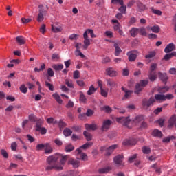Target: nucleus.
<instances>
[{
	"label": "nucleus",
	"mask_w": 176,
	"mask_h": 176,
	"mask_svg": "<svg viewBox=\"0 0 176 176\" xmlns=\"http://www.w3.org/2000/svg\"><path fill=\"white\" fill-rule=\"evenodd\" d=\"M75 149V147L72 145H67L65 146V152H72Z\"/></svg>",
	"instance_id": "nucleus-52"
},
{
	"label": "nucleus",
	"mask_w": 176,
	"mask_h": 176,
	"mask_svg": "<svg viewBox=\"0 0 176 176\" xmlns=\"http://www.w3.org/2000/svg\"><path fill=\"white\" fill-rule=\"evenodd\" d=\"M68 159H69V155H63L61 154H60V157H58V160H60V164L62 166H64L65 164V162H67V160H68Z\"/></svg>",
	"instance_id": "nucleus-14"
},
{
	"label": "nucleus",
	"mask_w": 176,
	"mask_h": 176,
	"mask_svg": "<svg viewBox=\"0 0 176 176\" xmlns=\"http://www.w3.org/2000/svg\"><path fill=\"white\" fill-rule=\"evenodd\" d=\"M63 134L65 137H69V135H72V131H71V129L69 128H66L63 131Z\"/></svg>",
	"instance_id": "nucleus-37"
},
{
	"label": "nucleus",
	"mask_w": 176,
	"mask_h": 176,
	"mask_svg": "<svg viewBox=\"0 0 176 176\" xmlns=\"http://www.w3.org/2000/svg\"><path fill=\"white\" fill-rule=\"evenodd\" d=\"M79 93L80 101H81V102H85V101H87L86 96H85V94L82 91H80Z\"/></svg>",
	"instance_id": "nucleus-49"
},
{
	"label": "nucleus",
	"mask_w": 176,
	"mask_h": 176,
	"mask_svg": "<svg viewBox=\"0 0 176 176\" xmlns=\"http://www.w3.org/2000/svg\"><path fill=\"white\" fill-rule=\"evenodd\" d=\"M122 89L125 93L124 96L122 98V100H124L125 98H130V97L131 96V94H133V91L130 90H127L126 89V88L123 87H122Z\"/></svg>",
	"instance_id": "nucleus-15"
},
{
	"label": "nucleus",
	"mask_w": 176,
	"mask_h": 176,
	"mask_svg": "<svg viewBox=\"0 0 176 176\" xmlns=\"http://www.w3.org/2000/svg\"><path fill=\"white\" fill-rule=\"evenodd\" d=\"M148 83H149V80H142L139 82V84L141 86H142L143 87H145V86H146V85H148Z\"/></svg>",
	"instance_id": "nucleus-55"
},
{
	"label": "nucleus",
	"mask_w": 176,
	"mask_h": 176,
	"mask_svg": "<svg viewBox=\"0 0 176 176\" xmlns=\"http://www.w3.org/2000/svg\"><path fill=\"white\" fill-rule=\"evenodd\" d=\"M135 144H137V140L135 139L125 140L123 142V145H135Z\"/></svg>",
	"instance_id": "nucleus-18"
},
{
	"label": "nucleus",
	"mask_w": 176,
	"mask_h": 176,
	"mask_svg": "<svg viewBox=\"0 0 176 176\" xmlns=\"http://www.w3.org/2000/svg\"><path fill=\"white\" fill-rule=\"evenodd\" d=\"M160 78L164 83H166L167 82V79H168V77H167V74L166 73H159Z\"/></svg>",
	"instance_id": "nucleus-31"
},
{
	"label": "nucleus",
	"mask_w": 176,
	"mask_h": 176,
	"mask_svg": "<svg viewBox=\"0 0 176 176\" xmlns=\"http://www.w3.org/2000/svg\"><path fill=\"white\" fill-rule=\"evenodd\" d=\"M138 52L135 50L129 51L127 52L126 56H128V60L130 62L135 61L137 60Z\"/></svg>",
	"instance_id": "nucleus-5"
},
{
	"label": "nucleus",
	"mask_w": 176,
	"mask_h": 176,
	"mask_svg": "<svg viewBox=\"0 0 176 176\" xmlns=\"http://www.w3.org/2000/svg\"><path fill=\"white\" fill-rule=\"evenodd\" d=\"M156 56L155 52H150L147 55L145 56V58H153Z\"/></svg>",
	"instance_id": "nucleus-45"
},
{
	"label": "nucleus",
	"mask_w": 176,
	"mask_h": 176,
	"mask_svg": "<svg viewBox=\"0 0 176 176\" xmlns=\"http://www.w3.org/2000/svg\"><path fill=\"white\" fill-rule=\"evenodd\" d=\"M111 123L112 122L110 120H104L101 128L102 131H107L109 129Z\"/></svg>",
	"instance_id": "nucleus-10"
},
{
	"label": "nucleus",
	"mask_w": 176,
	"mask_h": 176,
	"mask_svg": "<svg viewBox=\"0 0 176 176\" xmlns=\"http://www.w3.org/2000/svg\"><path fill=\"white\" fill-rule=\"evenodd\" d=\"M113 160L114 163H116L117 166H122V163L123 162V155H118L116 156Z\"/></svg>",
	"instance_id": "nucleus-11"
},
{
	"label": "nucleus",
	"mask_w": 176,
	"mask_h": 176,
	"mask_svg": "<svg viewBox=\"0 0 176 176\" xmlns=\"http://www.w3.org/2000/svg\"><path fill=\"white\" fill-rule=\"evenodd\" d=\"M102 110L105 111L106 113H111L112 112V109L109 106L103 107Z\"/></svg>",
	"instance_id": "nucleus-51"
},
{
	"label": "nucleus",
	"mask_w": 176,
	"mask_h": 176,
	"mask_svg": "<svg viewBox=\"0 0 176 176\" xmlns=\"http://www.w3.org/2000/svg\"><path fill=\"white\" fill-rule=\"evenodd\" d=\"M130 34L131 36H133V38L137 36V35H138V28H132L130 31Z\"/></svg>",
	"instance_id": "nucleus-36"
},
{
	"label": "nucleus",
	"mask_w": 176,
	"mask_h": 176,
	"mask_svg": "<svg viewBox=\"0 0 176 176\" xmlns=\"http://www.w3.org/2000/svg\"><path fill=\"white\" fill-rule=\"evenodd\" d=\"M16 41L17 43L19 45H25V38H24L23 36H19L16 38Z\"/></svg>",
	"instance_id": "nucleus-25"
},
{
	"label": "nucleus",
	"mask_w": 176,
	"mask_h": 176,
	"mask_svg": "<svg viewBox=\"0 0 176 176\" xmlns=\"http://www.w3.org/2000/svg\"><path fill=\"white\" fill-rule=\"evenodd\" d=\"M52 68L55 71H61L64 68V65L63 64H54L52 65Z\"/></svg>",
	"instance_id": "nucleus-28"
},
{
	"label": "nucleus",
	"mask_w": 176,
	"mask_h": 176,
	"mask_svg": "<svg viewBox=\"0 0 176 176\" xmlns=\"http://www.w3.org/2000/svg\"><path fill=\"white\" fill-rule=\"evenodd\" d=\"M140 119L141 117L138 116L131 121V120H130V117H120L116 119V122H118V123H121L122 126H126L128 129H131L130 123L137 124V123L140 122Z\"/></svg>",
	"instance_id": "nucleus-1"
},
{
	"label": "nucleus",
	"mask_w": 176,
	"mask_h": 176,
	"mask_svg": "<svg viewBox=\"0 0 176 176\" xmlns=\"http://www.w3.org/2000/svg\"><path fill=\"white\" fill-rule=\"evenodd\" d=\"M52 32H54L55 34H57V32H61L63 31V27L61 26H56L54 25H52Z\"/></svg>",
	"instance_id": "nucleus-21"
},
{
	"label": "nucleus",
	"mask_w": 176,
	"mask_h": 176,
	"mask_svg": "<svg viewBox=\"0 0 176 176\" xmlns=\"http://www.w3.org/2000/svg\"><path fill=\"white\" fill-rule=\"evenodd\" d=\"M38 8H39V10H38L39 13L37 17V21L41 23V21H43V19H44L43 16H45L46 13H47V11L45 10V8H43V5L38 6Z\"/></svg>",
	"instance_id": "nucleus-4"
},
{
	"label": "nucleus",
	"mask_w": 176,
	"mask_h": 176,
	"mask_svg": "<svg viewBox=\"0 0 176 176\" xmlns=\"http://www.w3.org/2000/svg\"><path fill=\"white\" fill-rule=\"evenodd\" d=\"M156 68H157V64L152 63L151 65L150 66L149 73L150 74H156V72H155V71H156Z\"/></svg>",
	"instance_id": "nucleus-32"
},
{
	"label": "nucleus",
	"mask_w": 176,
	"mask_h": 176,
	"mask_svg": "<svg viewBox=\"0 0 176 176\" xmlns=\"http://www.w3.org/2000/svg\"><path fill=\"white\" fill-rule=\"evenodd\" d=\"M153 102H155V99L153 98H151L148 100L146 99H144L142 100V105L144 108L147 109L149 108V107H151V105H152Z\"/></svg>",
	"instance_id": "nucleus-7"
},
{
	"label": "nucleus",
	"mask_w": 176,
	"mask_h": 176,
	"mask_svg": "<svg viewBox=\"0 0 176 176\" xmlns=\"http://www.w3.org/2000/svg\"><path fill=\"white\" fill-rule=\"evenodd\" d=\"M85 115L88 117L93 116V115H94V111L90 109H88Z\"/></svg>",
	"instance_id": "nucleus-60"
},
{
	"label": "nucleus",
	"mask_w": 176,
	"mask_h": 176,
	"mask_svg": "<svg viewBox=\"0 0 176 176\" xmlns=\"http://www.w3.org/2000/svg\"><path fill=\"white\" fill-rule=\"evenodd\" d=\"M97 91V89L94 88V85H91L87 94L88 96H91V94H94Z\"/></svg>",
	"instance_id": "nucleus-33"
},
{
	"label": "nucleus",
	"mask_w": 176,
	"mask_h": 176,
	"mask_svg": "<svg viewBox=\"0 0 176 176\" xmlns=\"http://www.w3.org/2000/svg\"><path fill=\"white\" fill-rule=\"evenodd\" d=\"M147 29L151 30L152 32H155V34H159V32H160V27L157 25L152 27H148Z\"/></svg>",
	"instance_id": "nucleus-16"
},
{
	"label": "nucleus",
	"mask_w": 176,
	"mask_h": 176,
	"mask_svg": "<svg viewBox=\"0 0 176 176\" xmlns=\"http://www.w3.org/2000/svg\"><path fill=\"white\" fill-rule=\"evenodd\" d=\"M168 90H170V87L166 86V87H160L159 89V92L160 93H167V91H168Z\"/></svg>",
	"instance_id": "nucleus-41"
},
{
	"label": "nucleus",
	"mask_w": 176,
	"mask_h": 176,
	"mask_svg": "<svg viewBox=\"0 0 176 176\" xmlns=\"http://www.w3.org/2000/svg\"><path fill=\"white\" fill-rule=\"evenodd\" d=\"M153 137H158L160 138L163 134L162 133V131H159V129H155L152 133Z\"/></svg>",
	"instance_id": "nucleus-30"
},
{
	"label": "nucleus",
	"mask_w": 176,
	"mask_h": 176,
	"mask_svg": "<svg viewBox=\"0 0 176 176\" xmlns=\"http://www.w3.org/2000/svg\"><path fill=\"white\" fill-rule=\"evenodd\" d=\"M79 70H76L73 73L74 79H79Z\"/></svg>",
	"instance_id": "nucleus-61"
},
{
	"label": "nucleus",
	"mask_w": 176,
	"mask_h": 176,
	"mask_svg": "<svg viewBox=\"0 0 176 176\" xmlns=\"http://www.w3.org/2000/svg\"><path fill=\"white\" fill-rule=\"evenodd\" d=\"M79 35L78 34H72L69 36V39L71 41H76V39H78Z\"/></svg>",
	"instance_id": "nucleus-57"
},
{
	"label": "nucleus",
	"mask_w": 176,
	"mask_h": 176,
	"mask_svg": "<svg viewBox=\"0 0 176 176\" xmlns=\"http://www.w3.org/2000/svg\"><path fill=\"white\" fill-rule=\"evenodd\" d=\"M114 47L116 49L114 54L118 56L122 53V49H120V47H119V45L116 43H114Z\"/></svg>",
	"instance_id": "nucleus-22"
},
{
	"label": "nucleus",
	"mask_w": 176,
	"mask_h": 176,
	"mask_svg": "<svg viewBox=\"0 0 176 176\" xmlns=\"http://www.w3.org/2000/svg\"><path fill=\"white\" fill-rule=\"evenodd\" d=\"M1 154L5 159H8L9 157V154H8V152L5 149H1Z\"/></svg>",
	"instance_id": "nucleus-54"
},
{
	"label": "nucleus",
	"mask_w": 176,
	"mask_h": 176,
	"mask_svg": "<svg viewBox=\"0 0 176 176\" xmlns=\"http://www.w3.org/2000/svg\"><path fill=\"white\" fill-rule=\"evenodd\" d=\"M45 144H39L36 146V151H42L43 149H45Z\"/></svg>",
	"instance_id": "nucleus-58"
},
{
	"label": "nucleus",
	"mask_w": 176,
	"mask_h": 176,
	"mask_svg": "<svg viewBox=\"0 0 176 176\" xmlns=\"http://www.w3.org/2000/svg\"><path fill=\"white\" fill-rule=\"evenodd\" d=\"M111 170H112V168H111L110 166H107L106 168H100L98 170V173H99V174H107V173H109V171H111Z\"/></svg>",
	"instance_id": "nucleus-19"
},
{
	"label": "nucleus",
	"mask_w": 176,
	"mask_h": 176,
	"mask_svg": "<svg viewBox=\"0 0 176 176\" xmlns=\"http://www.w3.org/2000/svg\"><path fill=\"white\" fill-rule=\"evenodd\" d=\"M106 82H107V86L110 87V91H112V89H113V87L116 86V82L111 78L107 79Z\"/></svg>",
	"instance_id": "nucleus-13"
},
{
	"label": "nucleus",
	"mask_w": 176,
	"mask_h": 176,
	"mask_svg": "<svg viewBox=\"0 0 176 176\" xmlns=\"http://www.w3.org/2000/svg\"><path fill=\"white\" fill-rule=\"evenodd\" d=\"M52 97L53 98H54V100H56L58 104H63V100L61 99V96H60L59 94H58L57 93H54L52 94Z\"/></svg>",
	"instance_id": "nucleus-20"
},
{
	"label": "nucleus",
	"mask_w": 176,
	"mask_h": 176,
	"mask_svg": "<svg viewBox=\"0 0 176 176\" xmlns=\"http://www.w3.org/2000/svg\"><path fill=\"white\" fill-rule=\"evenodd\" d=\"M30 21H32V19L21 18V22L23 24H28Z\"/></svg>",
	"instance_id": "nucleus-59"
},
{
	"label": "nucleus",
	"mask_w": 176,
	"mask_h": 176,
	"mask_svg": "<svg viewBox=\"0 0 176 176\" xmlns=\"http://www.w3.org/2000/svg\"><path fill=\"white\" fill-rule=\"evenodd\" d=\"M121 7L118 9L119 12H120V13H122L123 14H126V11L127 10V7L126 6H124V4L123 5H120Z\"/></svg>",
	"instance_id": "nucleus-39"
},
{
	"label": "nucleus",
	"mask_w": 176,
	"mask_h": 176,
	"mask_svg": "<svg viewBox=\"0 0 176 176\" xmlns=\"http://www.w3.org/2000/svg\"><path fill=\"white\" fill-rule=\"evenodd\" d=\"M69 164L73 165L74 168H78V167H79V161H76L72 158L69 160Z\"/></svg>",
	"instance_id": "nucleus-27"
},
{
	"label": "nucleus",
	"mask_w": 176,
	"mask_h": 176,
	"mask_svg": "<svg viewBox=\"0 0 176 176\" xmlns=\"http://www.w3.org/2000/svg\"><path fill=\"white\" fill-rule=\"evenodd\" d=\"M106 74L109 76L113 77V76H118V72H116L113 68L109 67L106 69Z\"/></svg>",
	"instance_id": "nucleus-9"
},
{
	"label": "nucleus",
	"mask_w": 176,
	"mask_h": 176,
	"mask_svg": "<svg viewBox=\"0 0 176 176\" xmlns=\"http://www.w3.org/2000/svg\"><path fill=\"white\" fill-rule=\"evenodd\" d=\"M91 145H93V142H89L81 146L80 148L76 150V154L78 160H87V155L82 153V149H87V148L91 146Z\"/></svg>",
	"instance_id": "nucleus-2"
},
{
	"label": "nucleus",
	"mask_w": 176,
	"mask_h": 176,
	"mask_svg": "<svg viewBox=\"0 0 176 176\" xmlns=\"http://www.w3.org/2000/svg\"><path fill=\"white\" fill-rule=\"evenodd\" d=\"M83 38H84V45H83L82 47H83L84 50H86L90 45V39H89V36L87 34L86 32H84Z\"/></svg>",
	"instance_id": "nucleus-8"
},
{
	"label": "nucleus",
	"mask_w": 176,
	"mask_h": 176,
	"mask_svg": "<svg viewBox=\"0 0 176 176\" xmlns=\"http://www.w3.org/2000/svg\"><path fill=\"white\" fill-rule=\"evenodd\" d=\"M155 98L157 101L163 102L166 101V96L165 95H162V94H155Z\"/></svg>",
	"instance_id": "nucleus-23"
},
{
	"label": "nucleus",
	"mask_w": 176,
	"mask_h": 176,
	"mask_svg": "<svg viewBox=\"0 0 176 176\" xmlns=\"http://www.w3.org/2000/svg\"><path fill=\"white\" fill-rule=\"evenodd\" d=\"M85 32H86L87 35V34H90L91 37L96 38V34H94V30L92 29H87Z\"/></svg>",
	"instance_id": "nucleus-46"
},
{
	"label": "nucleus",
	"mask_w": 176,
	"mask_h": 176,
	"mask_svg": "<svg viewBox=\"0 0 176 176\" xmlns=\"http://www.w3.org/2000/svg\"><path fill=\"white\" fill-rule=\"evenodd\" d=\"M142 152L145 155H149V153H151V148L148 146H144L142 148Z\"/></svg>",
	"instance_id": "nucleus-48"
},
{
	"label": "nucleus",
	"mask_w": 176,
	"mask_h": 176,
	"mask_svg": "<svg viewBox=\"0 0 176 176\" xmlns=\"http://www.w3.org/2000/svg\"><path fill=\"white\" fill-rule=\"evenodd\" d=\"M83 134H84L87 140L91 141L92 136L89 132L84 131Z\"/></svg>",
	"instance_id": "nucleus-47"
},
{
	"label": "nucleus",
	"mask_w": 176,
	"mask_h": 176,
	"mask_svg": "<svg viewBox=\"0 0 176 176\" xmlns=\"http://www.w3.org/2000/svg\"><path fill=\"white\" fill-rule=\"evenodd\" d=\"M53 168H56V170H58V171H61V170H63V166L54 165V166H48L46 167V170L47 171H50V170H53Z\"/></svg>",
	"instance_id": "nucleus-24"
},
{
	"label": "nucleus",
	"mask_w": 176,
	"mask_h": 176,
	"mask_svg": "<svg viewBox=\"0 0 176 176\" xmlns=\"http://www.w3.org/2000/svg\"><path fill=\"white\" fill-rule=\"evenodd\" d=\"M175 48H176V47L174 45V43H169L165 47L164 52H165V53H171V52L175 50Z\"/></svg>",
	"instance_id": "nucleus-12"
},
{
	"label": "nucleus",
	"mask_w": 176,
	"mask_h": 176,
	"mask_svg": "<svg viewBox=\"0 0 176 176\" xmlns=\"http://www.w3.org/2000/svg\"><path fill=\"white\" fill-rule=\"evenodd\" d=\"M117 148H118V145L113 144L109 147L102 146L101 147L100 151H102V152L105 151L107 156H111V155H112V153H113V151H115V149H117Z\"/></svg>",
	"instance_id": "nucleus-3"
},
{
	"label": "nucleus",
	"mask_w": 176,
	"mask_h": 176,
	"mask_svg": "<svg viewBox=\"0 0 176 176\" xmlns=\"http://www.w3.org/2000/svg\"><path fill=\"white\" fill-rule=\"evenodd\" d=\"M151 12L154 14H157V16H162V11L160 10H155L153 8H151Z\"/></svg>",
	"instance_id": "nucleus-53"
},
{
	"label": "nucleus",
	"mask_w": 176,
	"mask_h": 176,
	"mask_svg": "<svg viewBox=\"0 0 176 176\" xmlns=\"http://www.w3.org/2000/svg\"><path fill=\"white\" fill-rule=\"evenodd\" d=\"M65 85H67V86L68 87H70L71 89H73L74 84L72 83V80H68V79H65Z\"/></svg>",
	"instance_id": "nucleus-43"
},
{
	"label": "nucleus",
	"mask_w": 176,
	"mask_h": 176,
	"mask_svg": "<svg viewBox=\"0 0 176 176\" xmlns=\"http://www.w3.org/2000/svg\"><path fill=\"white\" fill-rule=\"evenodd\" d=\"M85 127L86 129V130H87L88 131H90V130H97V125L95 124H85Z\"/></svg>",
	"instance_id": "nucleus-17"
},
{
	"label": "nucleus",
	"mask_w": 176,
	"mask_h": 176,
	"mask_svg": "<svg viewBox=\"0 0 176 176\" xmlns=\"http://www.w3.org/2000/svg\"><path fill=\"white\" fill-rule=\"evenodd\" d=\"M29 120H30V122H36L38 120V118L35 115L31 114L29 116Z\"/></svg>",
	"instance_id": "nucleus-56"
},
{
	"label": "nucleus",
	"mask_w": 176,
	"mask_h": 176,
	"mask_svg": "<svg viewBox=\"0 0 176 176\" xmlns=\"http://www.w3.org/2000/svg\"><path fill=\"white\" fill-rule=\"evenodd\" d=\"M44 149H45V153L46 154L52 153V152H53V148H52V146L49 143L45 144V146Z\"/></svg>",
	"instance_id": "nucleus-26"
},
{
	"label": "nucleus",
	"mask_w": 176,
	"mask_h": 176,
	"mask_svg": "<svg viewBox=\"0 0 176 176\" xmlns=\"http://www.w3.org/2000/svg\"><path fill=\"white\" fill-rule=\"evenodd\" d=\"M137 6L140 12H142L145 10V5H144L142 3L138 1L137 2Z\"/></svg>",
	"instance_id": "nucleus-38"
},
{
	"label": "nucleus",
	"mask_w": 176,
	"mask_h": 176,
	"mask_svg": "<svg viewBox=\"0 0 176 176\" xmlns=\"http://www.w3.org/2000/svg\"><path fill=\"white\" fill-rule=\"evenodd\" d=\"M58 124V126L60 127V129H64V127H65L67 126V124H65V122L60 120L58 122H57Z\"/></svg>",
	"instance_id": "nucleus-63"
},
{
	"label": "nucleus",
	"mask_w": 176,
	"mask_h": 176,
	"mask_svg": "<svg viewBox=\"0 0 176 176\" xmlns=\"http://www.w3.org/2000/svg\"><path fill=\"white\" fill-rule=\"evenodd\" d=\"M142 89H144V87L140 85V82L137 83L135 85V94H140V91H142Z\"/></svg>",
	"instance_id": "nucleus-35"
},
{
	"label": "nucleus",
	"mask_w": 176,
	"mask_h": 176,
	"mask_svg": "<svg viewBox=\"0 0 176 176\" xmlns=\"http://www.w3.org/2000/svg\"><path fill=\"white\" fill-rule=\"evenodd\" d=\"M36 129H38L39 127H42V126H43V118H40V119H37V120H36Z\"/></svg>",
	"instance_id": "nucleus-34"
},
{
	"label": "nucleus",
	"mask_w": 176,
	"mask_h": 176,
	"mask_svg": "<svg viewBox=\"0 0 176 176\" xmlns=\"http://www.w3.org/2000/svg\"><path fill=\"white\" fill-rule=\"evenodd\" d=\"M137 154H134L133 155L131 156L129 159V163H133L135 159H137Z\"/></svg>",
	"instance_id": "nucleus-64"
},
{
	"label": "nucleus",
	"mask_w": 176,
	"mask_h": 176,
	"mask_svg": "<svg viewBox=\"0 0 176 176\" xmlns=\"http://www.w3.org/2000/svg\"><path fill=\"white\" fill-rule=\"evenodd\" d=\"M45 86H46V87H48V89H49V90H50V91H54V86L52 84H50V82L45 81Z\"/></svg>",
	"instance_id": "nucleus-44"
},
{
	"label": "nucleus",
	"mask_w": 176,
	"mask_h": 176,
	"mask_svg": "<svg viewBox=\"0 0 176 176\" xmlns=\"http://www.w3.org/2000/svg\"><path fill=\"white\" fill-rule=\"evenodd\" d=\"M36 131H38L42 135H45V134H46V133H47V130L45 129V128L43 127V126H40L38 128H36Z\"/></svg>",
	"instance_id": "nucleus-29"
},
{
	"label": "nucleus",
	"mask_w": 176,
	"mask_h": 176,
	"mask_svg": "<svg viewBox=\"0 0 176 176\" xmlns=\"http://www.w3.org/2000/svg\"><path fill=\"white\" fill-rule=\"evenodd\" d=\"M58 157H60V154L58 153H56L53 155H50V157H47V162L48 164H52V163H56V162L58 160Z\"/></svg>",
	"instance_id": "nucleus-6"
},
{
	"label": "nucleus",
	"mask_w": 176,
	"mask_h": 176,
	"mask_svg": "<svg viewBox=\"0 0 176 176\" xmlns=\"http://www.w3.org/2000/svg\"><path fill=\"white\" fill-rule=\"evenodd\" d=\"M47 75L50 76L51 78L54 76V72L52 68H48L47 69Z\"/></svg>",
	"instance_id": "nucleus-62"
},
{
	"label": "nucleus",
	"mask_w": 176,
	"mask_h": 176,
	"mask_svg": "<svg viewBox=\"0 0 176 176\" xmlns=\"http://www.w3.org/2000/svg\"><path fill=\"white\" fill-rule=\"evenodd\" d=\"M19 90L20 91H21V93H23L24 94H25V93L28 91V88L25 87V85H22L20 86Z\"/></svg>",
	"instance_id": "nucleus-42"
},
{
	"label": "nucleus",
	"mask_w": 176,
	"mask_h": 176,
	"mask_svg": "<svg viewBox=\"0 0 176 176\" xmlns=\"http://www.w3.org/2000/svg\"><path fill=\"white\" fill-rule=\"evenodd\" d=\"M156 73H149L148 78L150 79L151 82H155L156 80Z\"/></svg>",
	"instance_id": "nucleus-40"
},
{
	"label": "nucleus",
	"mask_w": 176,
	"mask_h": 176,
	"mask_svg": "<svg viewBox=\"0 0 176 176\" xmlns=\"http://www.w3.org/2000/svg\"><path fill=\"white\" fill-rule=\"evenodd\" d=\"M138 32H140V35H143V36H146V30L144 28H141L138 29Z\"/></svg>",
	"instance_id": "nucleus-50"
}]
</instances>
